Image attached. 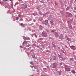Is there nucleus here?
<instances>
[{
	"mask_svg": "<svg viewBox=\"0 0 76 76\" xmlns=\"http://www.w3.org/2000/svg\"><path fill=\"white\" fill-rule=\"evenodd\" d=\"M65 69L66 72H67V71L70 72V68H68L66 66H65Z\"/></svg>",
	"mask_w": 76,
	"mask_h": 76,
	"instance_id": "nucleus-2",
	"label": "nucleus"
},
{
	"mask_svg": "<svg viewBox=\"0 0 76 76\" xmlns=\"http://www.w3.org/2000/svg\"><path fill=\"white\" fill-rule=\"evenodd\" d=\"M42 17H40L39 18V20L40 21L42 20Z\"/></svg>",
	"mask_w": 76,
	"mask_h": 76,
	"instance_id": "nucleus-18",
	"label": "nucleus"
},
{
	"mask_svg": "<svg viewBox=\"0 0 76 76\" xmlns=\"http://www.w3.org/2000/svg\"><path fill=\"white\" fill-rule=\"evenodd\" d=\"M42 36L44 37H47V34L46 33H44V31H43L42 33Z\"/></svg>",
	"mask_w": 76,
	"mask_h": 76,
	"instance_id": "nucleus-3",
	"label": "nucleus"
},
{
	"mask_svg": "<svg viewBox=\"0 0 76 76\" xmlns=\"http://www.w3.org/2000/svg\"><path fill=\"white\" fill-rule=\"evenodd\" d=\"M4 1H9V0H5Z\"/></svg>",
	"mask_w": 76,
	"mask_h": 76,
	"instance_id": "nucleus-29",
	"label": "nucleus"
},
{
	"mask_svg": "<svg viewBox=\"0 0 76 76\" xmlns=\"http://www.w3.org/2000/svg\"><path fill=\"white\" fill-rule=\"evenodd\" d=\"M54 54L56 55V52H54Z\"/></svg>",
	"mask_w": 76,
	"mask_h": 76,
	"instance_id": "nucleus-51",
	"label": "nucleus"
},
{
	"mask_svg": "<svg viewBox=\"0 0 76 76\" xmlns=\"http://www.w3.org/2000/svg\"><path fill=\"white\" fill-rule=\"evenodd\" d=\"M72 73H75V71L74 70H72Z\"/></svg>",
	"mask_w": 76,
	"mask_h": 76,
	"instance_id": "nucleus-13",
	"label": "nucleus"
},
{
	"mask_svg": "<svg viewBox=\"0 0 76 76\" xmlns=\"http://www.w3.org/2000/svg\"><path fill=\"white\" fill-rule=\"evenodd\" d=\"M67 40L68 41H70V38H68V37L67 38Z\"/></svg>",
	"mask_w": 76,
	"mask_h": 76,
	"instance_id": "nucleus-21",
	"label": "nucleus"
},
{
	"mask_svg": "<svg viewBox=\"0 0 76 76\" xmlns=\"http://www.w3.org/2000/svg\"><path fill=\"white\" fill-rule=\"evenodd\" d=\"M60 37L61 38H63V35L62 34H60Z\"/></svg>",
	"mask_w": 76,
	"mask_h": 76,
	"instance_id": "nucleus-22",
	"label": "nucleus"
},
{
	"mask_svg": "<svg viewBox=\"0 0 76 76\" xmlns=\"http://www.w3.org/2000/svg\"><path fill=\"white\" fill-rule=\"evenodd\" d=\"M59 58H62V57H61V56H60V55H59Z\"/></svg>",
	"mask_w": 76,
	"mask_h": 76,
	"instance_id": "nucleus-48",
	"label": "nucleus"
},
{
	"mask_svg": "<svg viewBox=\"0 0 76 76\" xmlns=\"http://www.w3.org/2000/svg\"><path fill=\"white\" fill-rule=\"evenodd\" d=\"M24 40H27V39H26V37H25V38Z\"/></svg>",
	"mask_w": 76,
	"mask_h": 76,
	"instance_id": "nucleus-36",
	"label": "nucleus"
},
{
	"mask_svg": "<svg viewBox=\"0 0 76 76\" xmlns=\"http://www.w3.org/2000/svg\"><path fill=\"white\" fill-rule=\"evenodd\" d=\"M67 16L68 17V18H69V17H70V14L68 15Z\"/></svg>",
	"mask_w": 76,
	"mask_h": 76,
	"instance_id": "nucleus-35",
	"label": "nucleus"
},
{
	"mask_svg": "<svg viewBox=\"0 0 76 76\" xmlns=\"http://www.w3.org/2000/svg\"><path fill=\"white\" fill-rule=\"evenodd\" d=\"M53 66H54V67H53L52 68H56V64H57V63H53Z\"/></svg>",
	"mask_w": 76,
	"mask_h": 76,
	"instance_id": "nucleus-7",
	"label": "nucleus"
},
{
	"mask_svg": "<svg viewBox=\"0 0 76 76\" xmlns=\"http://www.w3.org/2000/svg\"><path fill=\"white\" fill-rule=\"evenodd\" d=\"M48 19L49 20H50V19L49 18H48Z\"/></svg>",
	"mask_w": 76,
	"mask_h": 76,
	"instance_id": "nucleus-61",
	"label": "nucleus"
},
{
	"mask_svg": "<svg viewBox=\"0 0 76 76\" xmlns=\"http://www.w3.org/2000/svg\"><path fill=\"white\" fill-rule=\"evenodd\" d=\"M18 17H19L20 18V14H19Z\"/></svg>",
	"mask_w": 76,
	"mask_h": 76,
	"instance_id": "nucleus-45",
	"label": "nucleus"
},
{
	"mask_svg": "<svg viewBox=\"0 0 76 76\" xmlns=\"http://www.w3.org/2000/svg\"><path fill=\"white\" fill-rule=\"evenodd\" d=\"M25 47H29V45H25Z\"/></svg>",
	"mask_w": 76,
	"mask_h": 76,
	"instance_id": "nucleus-41",
	"label": "nucleus"
},
{
	"mask_svg": "<svg viewBox=\"0 0 76 76\" xmlns=\"http://www.w3.org/2000/svg\"><path fill=\"white\" fill-rule=\"evenodd\" d=\"M41 76H43L42 75H41Z\"/></svg>",
	"mask_w": 76,
	"mask_h": 76,
	"instance_id": "nucleus-64",
	"label": "nucleus"
},
{
	"mask_svg": "<svg viewBox=\"0 0 76 76\" xmlns=\"http://www.w3.org/2000/svg\"><path fill=\"white\" fill-rule=\"evenodd\" d=\"M41 47H42V48H44H44H45L44 46H43V45H41Z\"/></svg>",
	"mask_w": 76,
	"mask_h": 76,
	"instance_id": "nucleus-17",
	"label": "nucleus"
},
{
	"mask_svg": "<svg viewBox=\"0 0 76 76\" xmlns=\"http://www.w3.org/2000/svg\"><path fill=\"white\" fill-rule=\"evenodd\" d=\"M21 26H25V25L23 24V23H21Z\"/></svg>",
	"mask_w": 76,
	"mask_h": 76,
	"instance_id": "nucleus-14",
	"label": "nucleus"
},
{
	"mask_svg": "<svg viewBox=\"0 0 76 76\" xmlns=\"http://www.w3.org/2000/svg\"><path fill=\"white\" fill-rule=\"evenodd\" d=\"M46 51V52H47L48 53H49L50 51H49V50H47Z\"/></svg>",
	"mask_w": 76,
	"mask_h": 76,
	"instance_id": "nucleus-40",
	"label": "nucleus"
},
{
	"mask_svg": "<svg viewBox=\"0 0 76 76\" xmlns=\"http://www.w3.org/2000/svg\"><path fill=\"white\" fill-rule=\"evenodd\" d=\"M67 23H69V21H67Z\"/></svg>",
	"mask_w": 76,
	"mask_h": 76,
	"instance_id": "nucleus-57",
	"label": "nucleus"
},
{
	"mask_svg": "<svg viewBox=\"0 0 76 76\" xmlns=\"http://www.w3.org/2000/svg\"><path fill=\"white\" fill-rule=\"evenodd\" d=\"M73 12H74V13H76V11H75V10L73 11Z\"/></svg>",
	"mask_w": 76,
	"mask_h": 76,
	"instance_id": "nucleus-52",
	"label": "nucleus"
},
{
	"mask_svg": "<svg viewBox=\"0 0 76 76\" xmlns=\"http://www.w3.org/2000/svg\"><path fill=\"white\" fill-rule=\"evenodd\" d=\"M66 18H67V17H68V15H66Z\"/></svg>",
	"mask_w": 76,
	"mask_h": 76,
	"instance_id": "nucleus-60",
	"label": "nucleus"
},
{
	"mask_svg": "<svg viewBox=\"0 0 76 76\" xmlns=\"http://www.w3.org/2000/svg\"><path fill=\"white\" fill-rule=\"evenodd\" d=\"M61 52H62V53H65L64 52V51L63 50H61Z\"/></svg>",
	"mask_w": 76,
	"mask_h": 76,
	"instance_id": "nucleus-20",
	"label": "nucleus"
},
{
	"mask_svg": "<svg viewBox=\"0 0 76 76\" xmlns=\"http://www.w3.org/2000/svg\"><path fill=\"white\" fill-rule=\"evenodd\" d=\"M39 29L41 30V31H42V28H39Z\"/></svg>",
	"mask_w": 76,
	"mask_h": 76,
	"instance_id": "nucleus-37",
	"label": "nucleus"
},
{
	"mask_svg": "<svg viewBox=\"0 0 76 76\" xmlns=\"http://www.w3.org/2000/svg\"><path fill=\"white\" fill-rule=\"evenodd\" d=\"M28 29L29 30V31H31V28H28Z\"/></svg>",
	"mask_w": 76,
	"mask_h": 76,
	"instance_id": "nucleus-26",
	"label": "nucleus"
},
{
	"mask_svg": "<svg viewBox=\"0 0 76 76\" xmlns=\"http://www.w3.org/2000/svg\"><path fill=\"white\" fill-rule=\"evenodd\" d=\"M60 3H61V4L62 5H63V2L61 1L60 2Z\"/></svg>",
	"mask_w": 76,
	"mask_h": 76,
	"instance_id": "nucleus-33",
	"label": "nucleus"
},
{
	"mask_svg": "<svg viewBox=\"0 0 76 76\" xmlns=\"http://www.w3.org/2000/svg\"><path fill=\"white\" fill-rule=\"evenodd\" d=\"M50 23H53L54 22V21L53 20H51V21H50Z\"/></svg>",
	"mask_w": 76,
	"mask_h": 76,
	"instance_id": "nucleus-19",
	"label": "nucleus"
},
{
	"mask_svg": "<svg viewBox=\"0 0 76 76\" xmlns=\"http://www.w3.org/2000/svg\"><path fill=\"white\" fill-rule=\"evenodd\" d=\"M55 5H56L57 6L58 5V4L57 3V2H56V1H55Z\"/></svg>",
	"mask_w": 76,
	"mask_h": 76,
	"instance_id": "nucleus-16",
	"label": "nucleus"
},
{
	"mask_svg": "<svg viewBox=\"0 0 76 76\" xmlns=\"http://www.w3.org/2000/svg\"><path fill=\"white\" fill-rule=\"evenodd\" d=\"M47 68H49V66H47Z\"/></svg>",
	"mask_w": 76,
	"mask_h": 76,
	"instance_id": "nucleus-56",
	"label": "nucleus"
},
{
	"mask_svg": "<svg viewBox=\"0 0 76 76\" xmlns=\"http://www.w3.org/2000/svg\"><path fill=\"white\" fill-rule=\"evenodd\" d=\"M32 57H33L34 58H35V59H36V58L35 57V55L34 54L32 55Z\"/></svg>",
	"mask_w": 76,
	"mask_h": 76,
	"instance_id": "nucleus-8",
	"label": "nucleus"
},
{
	"mask_svg": "<svg viewBox=\"0 0 76 76\" xmlns=\"http://www.w3.org/2000/svg\"><path fill=\"white\" fill-rule=\"evenodd\" d=\"M48 21L45 20V23H43V24H44L45 25L47 26V25H48Z\"/></svg>",
	"mask_w": 76,
	"mask_h": 76,
	"instance_id": "nucleus-5",
	"label": "nucleus"
},
{
	"mask_svg": "<svg viewBox=\"0 0 76 76\" xmlns=\"http://www.w3.org/2000/svg\"><path fill=\"white\" fill-rule=\"evenodd\" d=\"M39 49L41 50H42V48H39Z\"/></svg>",
	"mask_w": 76,
	"mask_h": 76,
	"instance_id": "nucleus-32",
	"label": "nucleus"
},
{
	"mask_svg": "<svg viewBox=\"0 0 76 76\" xmlns=\"http://www.w3.org/2000/svg\"><path fill=\"white\" fill-rule=\"evenodd\" d=\"M74 9L75 10H76V7H74Z\"/></svg>",
	"mask_w": 76,
	"mask_h": 76,
	"instance_id": "nucleus-34",
	"label": "nucleus"
},
{
	"mask_svg": "<svg viewBox=\"0 0 76 76\" xmlns=\"http://www.w3.org/2000/svg\"><path fill=\"white\" fill-rule=\"evenodd\" d=\"M31 47H30L29 48H28V50H31Z\"/></svg>",
	"mask_w": 76,
	"mask_h": 76,
	"instance_id": "nucleus-55",
	"label": "nucleus"
},
{
	"mask_svg": "<svg viewBox=\"0 0 76 76\" xmlns=\"http://www.w3.org/2000/svg\"><path fill=\"white\" fill-rule=\"evenodd\" d=\"M34 36H35V38H37V35L34 34Z\"/></svg>",
	"mask_w": 76,
	"mask_h": 76,
	"instance_id": "nucleus-31",
	"label": "nucleus"
},
{
	"mask_svg": "<svg viewBox=\"0 0 76 76\" xmlns=\"http://www.w3.org/2000/svg\"><path fill=\"white\" fill-rule=\"evenodd\" d=\"M27 44V42L25 40L23 42L22 45H26Z\"/></svg>",
	"mask_w": 76,
	"mask_h": 76,
	"instance_id": "nucleus-6",
	"label": "nucleus"
},
{
	"mask_svg": "<svg viewBox=\"0 0 76 76\" xmlns=\"http://www.w3.org/2000/svg\"><path fill=\"white\" fill-rule=\"evenodd\" d=\"M68 13H69V12H66V14H68Z\"/></svg>",
	"mask_w": 76,
	"mask_h": 76,
	"instance_id": "nucleus-53",
	"label": "nucleus"
},
{
	"mask_svg": "<svg viewBox=\"0 0 76 76\" xmlns=\"http://www.w3.org/2000/svg\"><path fill=\"white\" fill-rule=\"evenodd\" d=\"M19 1H21L22 0H18Z\"/></svg>",
	"mask_w": 76,
	"mask_h": 76,
	"instance_id": "nucleus-59",
	"label": "nucleus"
},
{
	"mask_svg": "<svg viewBox=\"0 0 76 76\" xmlns=\"http://www.w3.org/2000/svg\"><path fill=\"white\" fill-rule=\"evenodd\" d=\"M70 9V8H69V7H67V8H66V11H67V10H69V9Z\"/></svg>",
	"mask_w": 76,
	"mask_h": 76,
	"instance_id": "nucleus-10",
	"label": "nucleus"
},
{
	"mask_svg": "<svg viewBox=\"0 0 76 76\" xmlns=\"http://www.w3.org/2000/svg\"><path fill=\"white\" fill-rule=\"evenodd\" d=\"M60 64H61V65H62V63H60Z\"/></svg>",
	"mask_w": 76,
	"mask_h": 76,
	"instance_id": "nucleus-63",
	"label": "nucleus"
},
{
	"mask_svg": "<svg viewBox=\"0 0 76 76\" xmlns=\"http://www.w3.org/2000/svg\"><path fill=\"white\" fill-rule=\"evenodd\" d=\"M52 45H53V47H54V48H56V46L54 45V44H52Z\"/></svg>",
	"mask_w": 76,
	"mask_h": 76,
	"instance_id": "nucleus-15",
	"label": "nucleus"
},
{
	"mask_svg": "<svg viewBox=\"0 0 76 76\" xmlns=\"http://www.w3.org/2000/svg\"><path fill=\"white\" fill-rule=\"evenodd\" d=\"M27 40H30V38H29V37L27 39Z\"/></svg>",
	"mask_w": 76,
	"mask_h": 76,
	"instance_id": "nucleus-38",
	"label": "nucleus"
},
{
	"mask_svg": "<svg viewBox=\"0 0 76 76\" xmlns=\"http://www.w3.org/2000/svg\"><path fill=\"white\" fill-rule=\"evenodd\" d=\"M21 8L25 9L27 8V5L26 4L24 3L23 4H22L21 5Z\"/></svg>",
	"mask_w": 76,
	"mask_h": 76,
	"instance_id": "nucleus-1",
	"label": "nucleus"
},
{
	"mask_svg": "<svg viewBox=\"0 0 76 76\" xmlns=\"http://www.w3.org/2000/svg\"><path fill=\"white\" fill-rule=\"evenodd\" d=\"M11 6H13V3L12 4Z\"/></svg>",
	"mask_w": 76,
	"mask_h": 76,
	"instance_id": "nucleus-50",
	"label": "nucleus"
},
{
	"mask_svg": "<svg viewBox=\"0 0 76 76\" xmlns=\"http://www.w3.org/2000/svg\"><path fill=\"white\" fill-rule=\"evenodd\" d=\"M56 33L54 34V35L56 37V38H58V37L59 36V35H58V33L57 32H56Z\"/></svg>",
	"mask_w": 76,
	"mask_h": 76,
	"instance_id": "nucleus-4",
	"label": "nucleus"
},
{
	"mask_svg": "<svg viewBox=\"0 0 76 76\" xmlns=\"http://www.w3.org/2000/svg\"><path fill=\"white\" fill-rule=\"evenodd\" d=\"M68 26L70 28H72V27L71 24L70 25H68Z\"/></svg>",
	"mask_w": 76,
	"mask_h": 76,
	"instance_id": "nucleus-11",
	"label": "nucleus"
},
{
	"mask_svg": "<svg viewBox=\"0 0 76 76\" xmlns=\"http://www.w3.org/2000/svg\"><path fill=\"white\" fill-rule=\"evenodd\" d=\"M57 47L58 49H60V47L57 46Z\"/></svg>",
	"mask_w": 76,
	"mask_h": 76,
	"instance_id": "nucleus-42",
	"label": "nucleus"
},
{
	"mask_svg": "<svg viewBox=\"0 0 76 76\" xmlns=\"http://www.w3.org/2000/svg\"><path fill=\"white\" fill-rule=\"evenodd\" d=\"M16 20H18L19 19V17H16Z\"/></svg>",
	"mask_w": 76,
	"mask_h": 76,
	"instance_id": "nucleus-25",
	"label": "nucleus"
},
{
	"mask_svg": "<svg viewBox=\"0 0 76 76\" xmlns=\"http://www.w3.org/2000/svg\"><path fill=\"white\" fill-rule=\"evenodd\" d=\"M46 15L47 14H46V13H45L43 15V16H46Z\"/></svg>",
	"mask_w": 76,
	"mask_h": 76,
	"instance_id": "nucleus-27",
	"label": "nucleus"
},
{
	"mask_svg": "<svg viewBox=\"0 0 76 76\" xmlns=\"http://www.w3.org/2000/svg\"><path fill=\"white\" fill-rule=\"evenodd\" d=\"M39 14L40 15H42V13H41V12H39Z\"/></svg>",
	"mask_w": 76,
	"mask_h": 76,
	"instance_id": "nucleus-28",
	"label": "nucleus"
},
{
	"mask_svg": "<svg viewBox=\"0 0 76 76\" xmlns=\"http://www.w3.org/2000/svg\"><path fill=\"white\" fill-rule=\"evenodd\" d=\"M71 60H72V61H74V60H73V58H71Z\"/></svg>",
	"mask_w": 76,
	"mask_h": 76,
	"instance_id": "nucleus-39",
	"label": "nucleus"
},
{
	"mask_svg": "<svg viewBox=\"0 0 76 76\" xmlns=\"http://www.w3.org/2000/svg\"><path fill=\"white\" fill-rule=\"evenodd\" d=\"M30 64H32V62H30Z\"/></svg>",
	"mask_w": 76,
	"mask_h": 76,
	"instance_id": "nucleus-54",
	"label": "nucleus"
},
{
	"mask_svg": "<svg viewBox=\"0 0 76 76\" xmlns=\"http://www.w3.org/2000/svg\"><path fill=\"white\" fill-rule=\"evenodd\" d=\"M53 60H56V56H54Z\"/></svg>",
	"mask_w": 76,
	"mask_h": 76,
	"instance_id": "nucleus-9",
	"label": "nucleus"
},
{
	"mask_svg": "<svg viewBox=\"0 0 76 76\" xmlns=\"http://www.w3.org/2000/svg\"><path fill=\"white\" fill-rule=\"evenodd\" d=\"M11 3H12V4L13 3V2L12 1H11Z\"/></svg>",
	"mask_w": 76,
	"mask_h": 76,
	"instance_id": "nucleus-62",
	"label": "nucleus"
},
{
	"mask_svg": "<svg viewBox=\"0 0 76 76\" xmlns=\"http://www.w3.org/2000/svg\"><path fill=\"white\" fill-rule=\"evenodd\" d=\"M20 47L21 48H23V46H20Z\"/></svg>",
	"mask_w": 76,
	"mask_h": 76,
	"instance_id": "nucleus-49",
	"label": "nucleus"
},
{
	"mask_svg": "<svg viewBox=\"0 0 76 76\" xmlns=\"http://www.w3.org/2000/svg\"><path fill=\"white\" fill-rule=\"evenodd\" d=\"M40 3H43L44 2H42V1H40Z\"/></svg>",
	"mask_w": 76,
	"mask_h": 76,
	"instance_id": "nucleus-47",
	"label": "nucleus"
},
{
	"mask_svg": "<svg viewBox=\"0 0 76 76\" xmlns=\"http://www.w3.org/2000/svg\"><path fill=\"white\" fill-rule=\"evenodd\" d=\"M20 21H21V20L23 21V19L21 18V19H20L19 20Z\"/></svg>",
	"mask_w": 76,
	"mask_h": 76,
	"instance_id": "nucleus-30",
	"label": "nucleus"
},
{
	"mask_svg": "<svg viewBox=\"0 0 76 76\" xmlns=\"http://www.w3.org/2000/svg\"><path fill=\"white\" fill-rule=\"evenodd\" d=\"M55 31L54 30H53L51 31L52 32H54Z\"/></svg>",
	"mask_w": 76,
	"mask_h": 76,
	"instance_id": "nucleus-23",
	"label": "nucleus"
},
{
	"mask_svg": "<svg viewBox=\"0 0 76 76\" xmlns=\"http://www.w3.org/2000/svg\"><path fill=\"white\" fill-rule=\"evenodd\" d=\"M43 53L45 54H46V53H45V52H43Z\"/></svg>",
	"mask_w": 76,
	"mask_h": 76,
	"instance_id": "nucleus-46",
	"label": "nucleus"
},
{
	"mask_svg": "<svg viewBox=\"0 0 76 76\" xmlns=\"http://www.w3.org/2000/svg\"><path fill=\"white\" fill-rule=\"evenodd\" d=\"M37 12H35L34 14H33V15H34V16H35L36 15H37Z\"/></svg>",
	"mask_w": 76,
	"mask_h": 76,
	"instance_id": "nucleus-12",
	"label": "nucleus"
},
{
	"mask_svg": "<svg viewBox=\"0 0 76 76\" xmlns=\"http://www.w3.org/2000/svg\"><path fill=\"white\" fill-rule=\"evenodd\" d=\"M49 1V0H47V2H48Z\"/></svg>",
	"mask_w": 76,
	"mask_h": 76,
	"instance_id": "nucleus-58",
	"label": "nucleus"
},
{
	"mask_svg": "<svg viewBox=\"0 0 76 76\" xmlns=\"http://www.w3.org/2000/svg\"><path fill=\"white\" fill-rule=\"evenodd\" d=\"M33 67L35 69H37V66H34Z\"/></svg>",
	"mask_w": 76,
	"mask_h": 76,
	"instance_id": "nucleus-24",
	"label": "nucleus"
},
{
	"mask_svg": "<svg viewBox=\"0 0 76 76\" xmlns=\"http://www.w3.org/2000/svg\"><path fill=\"white\" fill-rule=\"evenodd\" d=\"M37 9H38V10H40V9H39V8H38Z\"/></svg>",
	"mask_w": 76,
	"mask_h": 76,
	"instance_id": "nucleus-44",
	"label": "nucleus"
},
{
	"mask_svg": "<svg viewBox=\"0 0 76 76\" xmlns=\"http://www.w3.org/2000/svg\"><path fill=\"white\" fill-rule=\"evenodd\" d=\"M61 73L60 72H59V75H61Z\"/></svg>",
	"mask_w": 76,
	"mask_h": 76,
	"instance_id": "nucleus-43",
	"label": "nucleus"
}]
</instances>
